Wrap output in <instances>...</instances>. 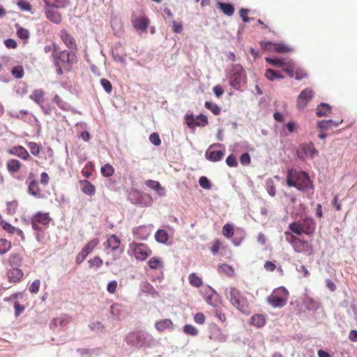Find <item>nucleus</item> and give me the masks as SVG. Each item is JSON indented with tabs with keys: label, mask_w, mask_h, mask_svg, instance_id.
Here are the masks:
<instances>
[{
	"label": "nucleus",
	"mask_w": 357,
	"mask_h": 357,
	"mask_svg": "<svg viewBox=\"0 0 357 357\" xmlns=\"http://www.w3.org/2000/svg\"><path fill=\"white\" fill-rule=\"evenodd\" d=\"M183 331L185 333L190 335H197L198 334V330L191 324H186L183 326Z\"/></svg>",
	"instance_id": "52"
},
{
	"label": "nucleus",
	"mask_w": 357,
	"mask_h": 357,
	"mask_svg": "<svg viewBox=\"0 0 357 357\" xmlns=\"http://www.w3.org/2000/svg\"><path fill=\"white\" fill-rule=\"evenodd\" d=\"M261 45H264V47L267 48L268 46L274 45L275 46V50L276 52L278 53H285L289 52L291 49L284 45V43H275L271 41H267L264 43H261Z\"/></svg>",
	"instance_id": "22"
},
{
	"label": "nucleus",
	"mask_w": 357,
	"mask_h": 357,
	"mask_svg": "<svg viewBox=\"0 0 357 357\" xmlns=\"http://www.w3.org/2000/svg\"><path fill=\"white\" fill-rule=\"evenodd\" d=\"M57 8L45 5L46 17L52 22L59 24L61 22L60 13L56 10Z\"/></svg>",
	"instance_id": "13"
},
{
	"label": "nucleus",
	"mask_w": 357,
	"mask_h": 357,
	"mask_svg": "<svg viewBox=\"0 0 357 357\" xmlns=\"http://www.w3.org/2000/svg\"><path fill=\"white\" fill-rule=\"evenodd\" d=\"M7 275L10 282H17L22 278L24 273L20 268H13L8 271Z\"/></svg>",
	"instance_id": "23"
},
{
	"label": "nucleus",
	"mask_w": 357,
	"mask_h": 357,
	"mask_svg": "<svg viewBox=\"0 0 357 357\" xmlns=\"http://www.w3.org/2000/svg\"><path fill=\"white\" fill-rule=\"evenodd\" d=\"M8 261H9L10 264L12 266H17L21 263V258H20V255L17 254H11L9 256Z\"/></svg>",
	"instance_id": "53"
},
{
	"label": "nucleus",
	"mask_w": 357,
	"mask_h": 357,
	"mask_svg": "<svg viewBox=\"0 0 357 357\" xmlns=\"http://www.w3.org/2000/svg\"><path fill=\"white\" fill-rule=\"evenodd\" d=\"M222 144L217 143L213 144L209 146V148L206 150L205 153V157L207 160L211 162H218L222 160L225 155L224 151L218 150L215 151L212 149L215 146H221Z\"/></svg>",
	"instance_id": "11"
},
{
	"label": "nucleus",
	"mask_w": 357,
	"mask_h": 357,
	"mask_svg": "<svg viewBox=\"0 0 357 357\" xmlns=\"http://www.w3.org/2000/svg\"><path fill=\"white\" fill-rule=\"evenodd\" d=\"M226 163L229 167H236L238 166V162L234 155H229L226 159Z\"/></svg>",
	"instance_id": "63"
},
{
	"label": "nucleus",
	"mask_w": 357,
	"mask_h": 357,
	"mask_svg": "<svg viewBox=\"0 0 357 357\" xmlns=\"http://www.w3.org/2000/svg\"><path fill=\"white\" fill-rule=\"evenodd\" d=\"M287 184L288 186L294 187L300 191L314 189L308 174L306 172L297 171L293 168L287 170Z\"/></svg>",
	"instance_id": "1"
},
{
	"label": "nucleus",
	"mask_w": 357,
	"mask_h": 357,
	"mask_svg": "<svg viewBox=\"0 0 357 357\" xmlns=\"http://www.w3.org/2000/svg\"><path fill=\"white\" fill-rule=\"evenodd\" d=\"M6 209L8 214L13 215L15 213L17 208V202L16 201L8 202L6 203Z\"/></svg>",
	"instance_id": "54"
},
{
	"label": "nucleus",
	"mask_w": 357,
	"mask_h": 357,
	"mask_svg": "<svg viewBox=\"0 0 357 357\" xmlns=\"http://www.w3.org/2000/svg\"><path fill=\"white\" fill-rule=\"evenodd\" d=\"M229 84L234 89H239L246 82V73L240 64L233 65L229 73Z\"/></svg>",
	"instance_id": "4"
},
{
	"label": "nucleus",
	"mask_w": 357,
	"mask_h": 357,
	"mask_svg": "<svg viewBox=\"0 0 357 357\" xmlns=\"http://www.w3.org/2000/svg\"><path fill=\"white\" fill-rule=\"evenodd\" d=\"M52 55L54 57V65H61L68 71L70 70L71 64L75 62L77 59L75 52H68L66 50H63L58 53L54 52Z\"/></svg>",
	"instance_id": "5"
},
{
	"label": "nucleus",
	"mask_w": 357,
	"mask_h": 357,
	"mask_svg": "<svg viewBox=\"0 0 357 357\" xmlns=\"http://www.w3.org/2000/svg\"><path fill=\"white\" fill-rule=\"evenodd\" d=\"M11 74L14 77L17 79L22 78L24 75L23 67L22 66H15L13 67L11 70Z\"/></svg>",
	"instance_id": "45"
},
{
	"label": "nucleus",
	"mask_w": 357,
	"mask_h": 357,
	"mask_svg": "<svg viewBox=\"0 0 357 357\" xmlns=\"http://www.w3.org/2000/svg\"><path fill=\"white\" fill-rule=\"evenodd\" d=\"M301 149L305 155H309L311 158H314L319 153V151L314 148V144L310 142L307 144H302L301 145Z\"/></svg>",
	"instance_id": "18"
},
{
	"label": "nucleus",
	"mask_w": 357,
	"mask_h": 357,
	"mask_svg": "<svg viewBox=\"0 0 357 357\" xmlns=\"http://www.w3.org/2000/svg\"><path fill=\"white\" fill-rule=\"evenodd\" d=\"M27 146L29 148L32 155H33L34 156H37L39 154L40 151V148L37 143L29 142L27 143Z\"/></svg>",
	"instance_id": "49"
},
{
	"label": "nucleus",
	"mask_w": 357,
	"mask_h": 357,
	"mask_svg": "<svg viewBox=\"0 0 357 357\" xmlns=\"http://www.w3.org/2000/svg\"><path fill=\"white\" fill-rule=\"evenodd\" d=\"M148 264L150 268L156 269L162 264V261L158 257H152L149 260Z\"/></svg>",
	"instance_id": "58"
},
{
	"label": "nucleus",
	"mask_w": 357,
	"mask_h": 357,
	"mask_svg": "<svg viewBox=\"0 0 357 357\" xmlns=\"http://www.w3.org/2000/svg\"><path fill=\"white\" fill-rule=\"evenodd\" d=\"M21 163L16 159H12L7 163V168L9 172L15 173L19 171Z\"/></svg>",
	"instance_id": "39"
},
{
	"label": "nucleus",
	"mask_w": 357,
	"mask_h": 357,
	"mask_svg": "<svg viewBox=\"0 0 357 357\" xmlns=\"http://www.w3.org/2000/svg\"><path fill=\"white\" fill-rule=\"evenodd\" d=\"M304 304L307 309L310 311H317L320 307V303L319 301L309 296L305 298Z\"/></svg>",
	"instance_id": "31"
},
{
	"label": "nucleus",
	"mask_w": 357,
	"mask_h": 357,
	"mask_svg": "<svg viewBox=\"0 0 357 357\" xmlns=\"http://www.w3.org/2000/svg\"><path fill=\"white\" fill-rule=\"evenodd\" d=\"M172 326L173 324L169 319H165L155 323V328L160 332L164 331L166 329L172 328Z\"/></svg>",
	"instance_id": "32"
},
{
	"label": "nucleus",
	"mask_w": 357,
	"mask_h": 357,
	"mask_svg": "<svg viewBox=\"0 0 357 357\" xmlns=\"http://www.w3.org/2000/svg\"><path fill=\"white\" fill-rule=\"evenodd\" d=\"M149 24V20L146 17H136L132 20L133 26L139 31H146Z\"/></svg>",
	"instance_id": "24"
},
{
	"label": "nucleus",
	"mask_w": 357,
	"mask_h": 357,
	"mask_svg": "<svg viewBox=\"0 0 357 357\" xmlns=\"http://www.w3.org/2000/svg\"><path fill=\"white\" fill-rule=\"evenodd\" d=\"M216 6L227 16H231L234 13V7L230 3L217 1Z\"/></svg>",
	"instance_id": "25"
},
{
	"label": "nucleus",
	"mask_w": 357,
	"mask_h": 357,
	"mask_svg": "<svg viewBox=\"0 0 357 357\" xmlns=\"http://www.w3.org/2000/svg\"><path fill=\"white\" fill-rule=\"evenodd\" d=\"M68 322V317L67 316H65L64 317H57L54 318L50 323V326L52 328V326H64L67 324Z\"/></svg>",
	"instance_id": "42"
},
{
	"label": "nucleus",
	"mask_w": 357,
	"mask_h": 357,
	"mask_svg": "<svg viewBox=\"0 0 357 357\" xmlns=\"http://www.w3.org/2000/svg\"><path fill=\"white\" fill-rule=\"evenodd\" d=\"M88 262L91 268L96 267V268H98L102 264V260L99 257H95L93 259H89Z\"/></svg>",
	"instance_id": "55"
},
{
	"label": "nucleus",
	"mask_w": 357,
	"mask_h": 357,
	"mask_svg": "<svg viewBox=\"0 0 357 357\" xmlns=\"http://www.w3.org/2000/svg\"><path fill=\"white\" fill-rule=\"evenodd\" d=\"M98 240L97 238L93 239L89 241L81 250L76 257V262L81 264L86 257L91 253L93 249L98 245Z\"/></svg>",
	"instance_id": "12"
},
{
	"label": "nucleus",
	"mask_w": 357,
	"mask_h": 357,
	"mask_svg": "<svg viewBox=\"0 0 357 357\" xmlns=\"http://www.w3.org/2000/svg\"><path fill=\"white\" fill-rule=\"evenodd\" d=\"M133 234L141 240H146L150 235V231L147 227L139 226L133 229Z\"/></svg>",
	"instance_id": "27"
},
{
	"label": "nucleus",
	"mask_w": 357,
	"mask_h": 357,
	"mask_svg": "<svg viewBox=\"0 0 357 357\" xmlns=\"http://www.w3.org/2000/svg\"><path fill=\"white\" fill-rule=\"evenodd\" d=\"M289 229L291 232H293L298 236L303 233V227L302 224L298 222H293L289 225Z\"/></svg>",
	"instance_id": "41"
},
{
	"label": "nucleus",
	"mask_w": 357,
	"mask_h": 357,
	"mask_svg": "<svg viewBox=\"0 0 357 357\" xmlns=\"http://www.w3.org/2000/svg\"><path fill=\"white\" fill-rule=\"evenodd\" d=\"M120 243V239L115 234L110 236L107 241V247L113 251L117 250L119 248Z\"/></svg>",
	"instance_id": "34"
},
{
	"label": "nucleus",
	"mask_w": 357,
	"mask_h": 357,
	"mask_svg": "<svg viewBox=\"0 0 357 357\" xmlns=\"http://www.w3.org/2000/svg\"><path fill=\"white\" fill-rule=\"evenodd\" d=\"M222 234L227 238L233 237L234 236V230L232 225L229 223L225 225L222 228Z\"/></svg>",
	"instance_id": "46"
},
{
	"label": "nucleus",
	"mask_w": 357,
	"mask_h": 357,
	"mask_svg": "<svg viewBox=\"0 0 357 357\" xmlns=\"http://www.w3.org/2000/svg\"><path fill=\"white\" fill-rule=\"evenodd\" d=\"M189 282L191 285L195 287H199L202 284V279L194 273L190 274Z\"/></svg>",
	"instance_id": "48"
},
{
	"label": "nucleus",
	"mask_w": 357,
	"mask_h": 357,
	"mask_svg": "<svg viewBox=\"0 0 357 357\" xmlns=\"http://www.w3.org/2000/svg\"><path fill=\"white\" fill-rule=\"evenodd\" d=\"M199 183L205 190H210L212 188L210 180L206 176H201L199 179Z\"/></svg>",
	"instance_id": "50"
},
{
	"label": "nucleus",
	"mask_w": 357,
	"mask_h": 357,
	"mask_svg": "<svg viewBox=\"0 0 357 357\" xmlns=\"http://www.w3.org/2000/svg\"><path fill=\"white\" fill-rule=\"evenodd\" d=\"M147 187L155 190L158 195L163 197L165 195V189L161 186L160 183L157 181L147 180L146 181Z\"/></svg>",
	"instance_id": "26"
},
{
	"label": "nucleus",
	"mask_w": 357,
	"mask_h": 357,
	"mask_svg": "<svg viewBox=\"0 0 357 357\" xmlns=\"http://www.w3.org/2000/svg\"><path fill=\"white\" fill-rule=\"evenodd\" d=\"M143 291L146 293L151 294L153 296L158 295V293L156 291L155 288L148 282L144 284Z\"/></svg>",
	"instance_id": "59"
},
{
	"label": "nucleus",
	"mask_w": 357,
	"mask_h": 357,
	"mask_svg": "<svg viewBox=\"0 0 357 357\" xmlns=\"http://www.w3.org/2000/svg\"><path fill=\"white\" fill-rule=\"evenodd\" d=\"M100 84L107 93H109L112 92V85L110 81H109L107 79H101Z\"/></svg>",
	"instance_id": "60"
},
{
	"label": "nucleus",
	"mask_w": 357,
	"mask_h": 357,
	"mask_svg": "<svg viewBox=\"0 0 357 357\" xmlns=\"http://www.w3.org/2000/svg\"><path fill=\"white\" fill-rule=\"evenodd\" d=\"M126 342L130 347L137 349L150 347L154 342L153 337L144 331H133L125 337Z\"/></svg>",
	"instance_id": "3"
},
{
	"label": "nucleus",
	"mask_w": 357,
	"mask_h": 357,
	"mask_svg": "<svg viewBox=\"0 0 357 357\" xmlns=\"http://www.w3.org/2000/svg\"><path fill=\"white\" fill-rule=\"evenodd\" d=\"M278 291L281 293L282 295L281 296H278L272 294L268 297V302L274 307H282L287 304L288 291L283 287L278 288Z\"/></svg>",
	"instance_id": "9"
},
{
	"label": "nucleus",
	"mask_w": 357,
	"mask_h": 357,
	"mask_svg": "<svg viewBox=\"0 0 357 357\" xmlns=\"http://www.w3.org/2000/svg\"><path fill=\"white\" fill-rule=\"evenodd\" d=\"M29 193L36 198H40L41 197L38 183L35 180L31 181L29 183Z\"/></svg>",
	"instance_id": "36"
},
{
	"label": "nucleus",
	"mask_w": 357,
	"mask_h": 357,
	"mask_svg": "<svg viewBox=\"0 0 357 357\" xmlns=\"http://www.w3.org/2000/svg\"><path fill=\"white\" fill-rule=\"evenodd\" d=\"M100 172L103 176L109 177L113 175L114 169L111 165L105 164L101 167Z\"/></svg>",
	"instance_id": "47"
},
{
	"label": "nucleus",
	"mask_w": 357,
	"mask_h": 357,
	"mask_svg": "<svg viewBox=\"0 0 357 357\" xmlns=\"http://www.w3.org/2000/svg\"><path fill=\"white\" fill-rule=\"evenodd\" d=\"M13 305L15 309V316L17 317L24 311L25 307L18 301H15Z\"/></svg>",
	"instance_id": "62"
},
{
	"label": "nucleus",
	"mask_w": 357,
	"mask_h": 357,
	"mask_svg": "<svg viewBox=\"0 0 357 357\" xmlns=\"http://www.w3.org/2000/svg\"><path fill=\"white\" fill-rule=\"evenodd\" d=\"M45 93L42 89H36L29 96L31 100L34 101L38 105L43 103L45 100Z\"/></svg>",
	"instance_id": "28"
},
{
	"label": "nucleus",
	"mask_w": 357,
	"mask_h": 357,
	"mask_svg": "<svg viewBox=\"0 0 357 357\" xmlns=\"http://www.w3.org/2000/svg\"><path fill=\"white\" fill-rule=\"evenodd\" d=\"M266 186L268 195L271 197H274L275 195V188L273 181L272 179H268L266 183Z\"/></svg>",
	"instance_id": "51"
},
{
	"label": "nucleus",
	"mask_w": 357,
	"mask_h": 357,
	"mask_svg": "<svg viewBox=\"0 0 357 357\" xmlns=\"http://www.w3.org/2000/svg\"><path fill=\"white\" fill-rule=\"evenodd\" d=\"M155 239L160 243L166 244L169 239L167 231L162 229H158L155 234Z\"/></svg>",
	"instance_id": "33"
},
{
	"label": "nucleus",
	"mask_w": 357,
	"mask_h": 357,
	"mask_svg": "<svg viewBox=\"0 0 357 357\" xmlns=\"http://www.w3.org/2000/svg\"><path fill=\"white\" fill-rule=\"evenodd\" d=\"M60 37L65 45L72 50V52H75L77 50V46L75 38L70 35L66 31L63 30L61 31Z\"/></svg>",
	"instance_id": "17"
},
{
	"label": "nucleus",
	"mask_w": 357,
	"mask_h": 357,
	"mask_svg": "<svg viewBox=\"0 0 357 357\" xmlns=\"http://www.w3.org/2000/svg\"><path fill=\"white\" fill-rule=\"evenodd\" d=\"M301 224L302 227H303L304 234L310 235L314 231L316 224L312 218H305Z\"/></svg>",
	"instance_id": "20"
},
{
	"label": "nucleus",
	"mask_w": 357,
	"mask_h": 357,
	"mask_svg": "<svg viewBox=\"0 0 357 357\" xmlns=\"http://www.w3.org/2000/svg\"><path fill=\"white\" fill-rule=\"evenodd\" d=\"M226 298L230 303L245 314H250L249 303L247 298L235 287L227 288L225 291Z\"/></svg>",
	"instance_id": "2"
},
{
	"label": "nucleus",
	"mask_w": 357,
	"mask_h": 357,
	"mask_svg": "<svg viewBox=\"0 0 357 357\" xmlns=\"http://www.w3.org/2000/svg\"><path fill=\"white\" fill-rule=\"evenodd\" d=\"M31 220L36 222V223L40 224L43 226H47L50 224L51 218L49 215V213H43L38 212L33 215Z\"/></svg>",
	"instance_id": "21"
},
{
	"label": "nucleus",
	"mask_w": 357,
	"mask_h": 357,
	"mask_svg": "<svg viewBox=\"0 0 357 357\" xmlns=\"http://www.w3.org/2000/svg\"><path fill=\"white\" fill-rule=\"evenodd\" d=\"M83 186H82V192L89 196L93 195L96 192V188L91 183L87 180H84L82 182Z\"/></svg>",
	"instance_id": "37"
},
{
	"label": "nucleus",
	"mask_w": 357,
	"mask_h": 357,
	"mask_svg": "<svg viewBox=\"0 0 357 357\" xmlns=\"http://www.w3.org/2000/svg\"><path fill=\"white\" fill-rule=\"evenodd\" d=\"M128 200L132 204L141 207L150 206L153 204L152 197L148 194H142L139 190L132 188L128 194Z\"/></svg>",
	"instance_id": "6"
},
{
	"label": "nucleus",
	"mask_w": 357,
	"mask_h": 357,
	"mask_svg": "<svg viewBox=\"0 0 357 357\" xmlns=\"http://www.w3.org/2000/svg\"><path fill=\"white\" fill-rule=\"evenodd\" d=\"M266 61L269 64L278 67L283 68V70L286 72L290 77H294V71L296 68V63L292 60H284L275 57H266Z\"/></svg>",
	"instance_id": "7"
},
{
	"label": "nucleus",
	"mask_w": 357,
	"mask_h": 357,
	"mask_svg": "<svg viewBox=\"0 0 357 357\" xmlns=\"http://www.w3.org/2000/svg\"><path fill=\"white\" fill-rule=\"evenodd\" d=\"M265 76L270 81H273L276 79H283L284 78V75L278 73L277 71H275L271 68H268L266 70Z\"/></svg>",
	"instance_id": "40"
},
{
	"label": "nucleus",
	"mask_w": 357,
	"mask_h": 357,
	"mask_svg": "<svg viewBox=\"0 0 357 357\" xmlns=\"http://www.w3.org/2000/svg\"><path fill=\"white\" fill-rule=\"evenodd\" d=\"M89 329L96 334H100L105 331V327L99 321H92L89 324Z\"/></svg>",
	"instance_id": "30"
},
{
	"label": "nucleus",
	"mask_w": 357,
	"mask_h": 357,
	"mask_svg": "<svg viewBox=\"0 0 357 357\" xmlns=\"http://www.w3.org/2000/svg\"><path fill=\"white\" fill-rule=\"evenodd\" d=\"M251 324L257 328L262 327L266 324V317L264 314H255L251 317Z\"/></svg>",
	"instance_id": "35"
},
{
	"label": "nucleus",
	"mask_w": 357,
	"mask_h": 357,
	"mask_svg": "<svg viewBox=\"0 0 357 357\" xmlns=\"http://www.w3.org/2000/svg\"><path fill=\"white\" fill-rule=\"evenodd\" d=\"M129 252H132L135 259L139 261H144L151 255V250L145 244L135 242L130 244Z\"/></svg>",
	"instance_id": "8"
},
{
	"label": "nucleus",
	"mask_w": 357,
	"mask_h": 357,
	"mask_svg": "<svg viewBox=\"0 0 357 357\" xmlns=\"http://www.w3.org/2000/svg\"><path fill=\"white\" fill-rule=\"evenodd\" d=\"M110 313L114 319L120 320L126 317V311L121 304L114 303L110 306Z\"/></svg>",
	"instance_id": "16"
},
{
	"label": "nucleus",
	"mask_w": 357,
	"mask_h": 357,
	"mask_svg": "<svg viewBox=\"0 0 357 357\" xmlns=\"http://www.w3.org/2000/svg\"><path fill=\"white\" fill-rule=\"evenodd\" d=\"M185 122L189 128L194 129L195 126L204 127L208 124V118L204 114L194 116L192 114L185 115Z\"/></svg>",
	"instance_id": "10"
},
{
	"label": "nucleus",
	"mask_w": 357,
	"mask_h": 357,
	"mask_svg": "<svg viewBox=\"0 0 357 357\" xmlns=\"http://www.w3.org/2000/svg\"><path fill=\"white\" fill-rule=\"evenodd\" d=\"M11 248V243L5 238L0 239V255L6 254Z\"/></svg>",
	"instance_id": "43"
},
{
	"label": "nucleus",
	"mask_w": 357,
	"mask_h": 357,
	"mask_svg": "<svg viewBox=\"0 0 357 357\" xmlns=\"http://www.w3.org/2000/svg\"><path fill=\"white\" fill-rule=\"evenodd\" d=\"M306 73L296 64V68L294 71V77L296 80H301L306 77Z\"/></svg>",
	"instance_id": "56"
},
{
	"label": "nucleus",
	"mask_w": 357,
	"mask_h": 357,
	"mask_svg": "<svg viewBox=\"0 0 357 357\" xmlns=\"http://www.w3.org/2000/svg\"><path fill=\"white\" fill-rule=\"evenodd\" d=\"M9 153L12 155H17V157L25 160L31 158L26 149L22 146H17L13 147V149H10Z\"/></svg>",
	"instance_id": "19"
},
{
	"label": "nucleus",
	"mask_w": 357,
	"mask_h": 357,
	"mask_svg": "<svg viewBox=\"0 0 357 357\" xmlns=\"http://www.w3.org/2000/svg\"><path fill=\"white\" fill-rule=\"evenodd\" d=\"M313 91L310 89L303 90L297 98V106L299 109L304 108L312 99Z\"/></svg>",
	"instance_id": "14"
},
{
	"label": "nucleus",
	"mask_w": 357,
	"mask_h": 357,
	"mask_svg": "<svg viewBox=\"0 0 357 357\" xmlns=\"http://www.w3.org/2000/svg\"><path fill=\"white\" fill-rule=\"evenodd\" d=\"M294 251L298 253H311L312 248L308 242L298 238L292 246Z\"/></svg>",
	"instance_id": "15"
},
{
	"label": "nucleus",
	"mask_w": 357,
	"mask_h": 357,
	"mask_svg": "<svg viewBox=\"0 0 357 357\" xmlns=\"http://www.w3.org/2000/svg\"><path fill=\"white\" fill-rule=\"evenodd\" d=\"M0 225H1V227H3V229L4 230H6V231L10 233V234H13L15 233V231L16 229V228L15 227H13V225H11L10 223L4 221L3 220L1 219L0 220Z\"/></svg>",
	"instance_id": "57"
},
{
	"label": "nucleus",
	"mask_w": 357,
	"mask_h": 357,
	"mask_svg": "<svg viewBox=\"0 0 357 357\" xmlns=\"http://www.w3.org/2000/svg\"><path fill=\"white\" fill-rule=\"evenodd\" d=\"M284 237H285V239L286 241L289 243L291 246L294 245V244L295 243L296 241L298 238H297L296 236H295L294 235L292 234V233L289 231H286L284 233Z\"/></svg>",
	"instance_id": "61"
},
{
	"label": "nucleus",
	"mask_w": 357,
	"mask_h": 357,
	"mask_svg": "<svg viewBox=\"0 0 357 357\" xmlns=\"http://www.w3.org/2000/svg\"><path fill=\"white\" fill-rule=\"evenodd\" d=\"M204 106L206 109H209L213 114L218 115L220 113V107L211 102L206 101L204 103Z\"/></svg>",
	"instance_id": "44"
},
{
	"label": "nucleus",
	"mask_w": 357,
	"mask_h": 357,
	"mask_svg": "<svg viewBox=\"0 0 357 357\" xmlns=\"http://www.w3.org/2000/svg\"><path fill=\"white\" fill-rule=\"evenodd\" d=\"M149 141L155 146H159L161 144L160 136L157 132H153L150 135Z\"/></svg>",
	"instance_id": "64"
},
{
	"label": "nucleus",
	"mask_w": 357,
	"mask_h": 357,
	"mask_svg": "<svg viewBox=\"0 0 357 357\" xmlns=\"http://www.w3.org/2000/svg\"><path fill=\"white\" fill-rule=\"evenodd\" d=\"M53 101L57 106L62 110L70 111V105L66 101L63 100L58 95H55L53 98Z\"/></svg>",
	"instance_id": "38"
},
{
	"label": "nucleus",
	"mask_w": 357,
	"mask_h": 357,
	"mask_svg": "<svg viewBox=\"0 0 357 357\" xmlns=\"http://www.w3.org/2000/svg\"><path fill=\"white\" fill-rule=\"evenodd\" d=\"M45 5L57 8H65L70 3V0H43Z\"/></svg>",
	"instance_id": "29"
}]
</instances>
